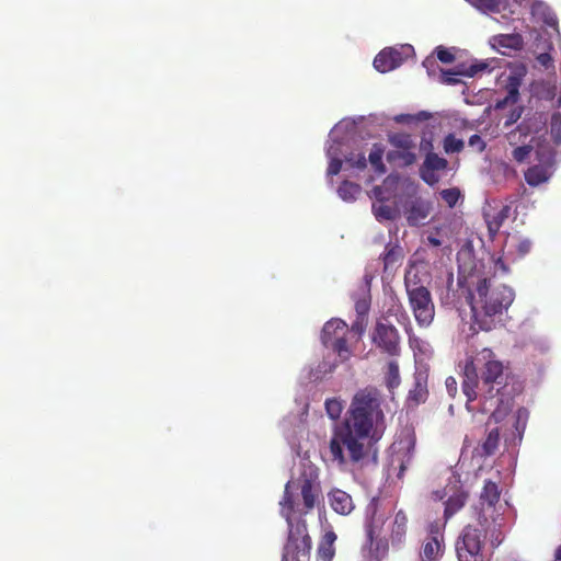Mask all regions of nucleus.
I'll use <instances>...</instances> for the list:
<instances>
[{"label": "nucleus", "instance_id": "864d4df0", "mask_svg": "<svg viewBox=\"0 0 561 561\" xmlns=\"http://www.w3.org/2000/svg\"><path fill=\"white\" fill-rule=\"evenodd\" d=\"M468 145H469V147L473 148L479 153L484 151L485 147H486L485 141L478 134L470 136V138L468 140Z\"/></svg>", "mask_w": 561, "mask_h": 561}, {"label": "nucleus", "instance_id": "7c9ffc66", "mask_svg": "<svg viewBox=\"0 0 561 561\" xmlns=\"http://www.w3.org/2000/svg\"><path fill=\"white\" fill-rule=\"evenodd\" d=\"M547 124V115L545 113L536 112L531 117H527L523 124L522 129L527 134H537L543 129Z\"/></svg>", "mask_w": 561, "mask_h": 561}, {"label": "nucleus", "instance_id": "4d7b16f0", "mask_svg": "<svg viewBox=\"0 0 561 561\" xmlns=\"http://www.w3.org/2000/svg\"><path fill=\"white\" fill-rule=\"evenodd\" d=\"M537 61L540 66L549 68L552 65V57L549 53H541L537 56Z\"/></svg>", "mask_w": 561, "mask_h": 561}, {"label": "nucleus", "instance_id": "0e129e2a", "mask_svg": "<svg viewBox=\"0 0 561 561\" xmlns=\"http://www.w3.org/2000/svg\"><path fill=\"white\" fill-rule=\"evenodd\" d=\"M554 560L556 561H561V545L556 549Z\"/></svg>", "mask_w": 561, "mask_h": 561}, {"label": "nucleus", "instance_id": "ea45409f", "mask_svg": "<svg viewBox=\"0 0 561 561\" xmlns=\"http://www.w3.org/2000/svg\"><path fill=\"white\" fill-rule=\"evenodd\" d=\"M465 147L462 139L457 138L454 134H448L443 140V148L447 154L458 153Z\"/></svg>", "mask_w": 561, "mask_h": 561}, {"label": "nucleus", "instance_id": "2eb2a0df", "mask_svg": "<svg viewBox=\"0 0 561 561\" xmlns=\"http://www.w3.org/2000/svg\"><path fill=\"white\" fill-rule=\"evenodd\" d=\"M533 248V241L519 233L507 234L502 248L507 260L516 261L527 255Z\"/></svg>", "mask_w": 561, "mask_h": 561}, {"label": "nucleus", "instance_id": "72a5a7b5", "mask_svg": "<svg viewBox=\"0 0 561 561\" xmlns=\"http://www.w3.org/2000/svg\"><path fill=\"white\" fill-rule=\"evenodd\" d=\"M416 159L415 153L411 149L391 150L387 153L389 162L399 161L401 165L408 167L414 163Z\"/></svg>", "mask_w": 561, "mask_h": 561}, {"label": "nucleus", "instance_id": "37998d69", "mask_svg": "<svg viewBox=\"0 0 561 561\" xmlns=\"http://www.w3.org/2000/svg\"><path fill=\"white\" fill-rule=\"evenodd\" d=\"M492 64H493L492 60L491 61L481 60V61H476V62L471 64L470 66L465 65V72L467 73L468 78H472L480 72L491 71L494 68V66Z\"/></svg>", "mask_w": 561, "mask_h": 561}, {"label": "nucleus", "instance_id": "58836bf2", "mask_svg": "<svg viewBox=\"0 0 561 561\" xmlns=\"http://www.w3.org/2000/svg\"><path fill=\"white\" fill-rule=\"evenodd\" d=\"M478 10L484 13H497L501 10V0H467Z\"/></svg>", "mask_w": 561, "mask_h": 561}, {"label": "nucleus", "instance_id": "3c124183", "mask_svg": "<svg viewBox=\"0 0 561 561\" xmlns=\"http://www.w3.org/2000/svg\"><path fill=\"white\" fill-rule=\"evenodd\" d=\"M530 151V146H519L513 150L512 156L517 162H523L529 157Z\"/></svg>", "mask_w": 561, "mask_h": 561}, {"label": "nucleus", "instance_id": "9b49d317", "mask_svg": "<svg viewBox=\"0 0 561 561\" xmlns=\"http://www.w3.org/2000/svg\"><path fill=\"white\" fill-rule=\"evenodd\" d=\"M421 149L427 150L424 161L420 167L421 179L430 186L436 185L448 169V161L433 152L431 140H422Z\"/></svg>", "mask_w": 561, "mask_h": 561}, {"label": "nucleus", "instance_id": "b1692460", "mask_svg": "<svg viewBox=\"0 0 561 561\" xmlns=\"http://www.w3.org/2000/svg\"><path fill=\"white\" fill-rule=\"evenodd\" d=\"M491 44L493 47L518 50L523 48L524 39L523 36L518 33L500 34L491 38Z\"/></svg>", "mask_w": 561, "mask_h": 561}, {"label": "nucleus", "instance_id": "6e6d98bb", "mask_svg": "<svg viewBox=\"0 0 561 561\" xmlns=\"http://www.w3.org/2000/svg\"><path fill=\"white\" fill-rule=\"evenodd\" d=\"M445 387L450 397H455L457 393V380L454 377H447L445 380Z\"/></svg>", "mask_w": 561, "mask_h": 561}, {"label": "nucleus", "instance_id": "39448f33", "mask_svg": "<svg viewBox=\"0 0 561 561\" xmlns=\"http://www.w3.org/2000/svg\"><path fill=\"white\" fill-rule=\"evenodd\" d=\"M501 491L497 483L485 480L480 494L479 504L474 506L477 526L467 525L456 542L458 561H472L480 553L484 539H489L493 548L504 540L502 530L503 513L497 507Z\"/></svg>", "mask_w": 561, "mask_h": 561}, {"label": "nucleus", "instance_id": "5fc2aeb1", "mask_svg": "<svg viewBox=\"0 0 561 561\" xmlns=\"http://www.w3.org/2000/svg\"><path fill=\"white\" fill-rule=\"evenodd\" d=\"M366 329V318H359L357 316V319L352 323L351 330L354 333H357L358 335H362Z\"/></svg>", "mask_w": 561, "mask_h": 561}, {"label": "nucleus", "instance_id": "f704fd0d", "mask_svg": "<svg viewBox=\"0 0 561 561\" xmlns=\"http://www.w3.org/2000/svg\"><path fill=\"white\" fill-rule=\"evenodd\" d=\"M404 287L407 293H410L414 288L422 289L426 287L424 286L416 267L411 266L407 270L404 275Z\"/></svg>", "mask_w": 561, "mask_h": 561}, {"label": "nucleus", "instance_id": "c9c22d12", "mask_svg": "<svg viewBox=\"0 0 561 561\" xmlns=\"http://www.w3.org/2000/svg\"><path fill=\"white\" fill-rule=\"evenodd\" d=\"M461 77H467L465 65H460L456 69L442 70L440 80L445 84L456 85L461 82Z\"/></svg>", "mask_w": 561, "mask_h": 561}, {"label": "nucleus", "instance_id": "a18cd8bd", "mask_svg": "<svg viewBox=\"0 0 561 561\" xmlns=\"http://www.w3.org/2000/svg\"><path fill=\"white\" fill-rule=\"evenodd\" d=\"M327 414L332 420H337L343 411L342 401L336 398L327 399L324 402Z\"/></svg>", "mask_w": 561, "mask_h": 561}, {"label": "nucleus", "instance_id": "c85d7f7f", "mask_svg": "<svg viewBox=\"0 0 561 561\" xmlns=\"http://www.w3.org/2000/svg\"><path fill=\"white\" fill-rule=\"evenodd\" d=\"M385 385L389 392L393 393L394 389H397L401 383L400 370L397 360H390L387 365V370L385 371Z\"/></svg>", "mask_w": 561, "mask_h": 561}, {"label": "nucleus", "instance_id": "f3484780", "mask_svg": "<svg viewBox=\"0 0 561 561\" xmlns=\"http://www.w3.org/2000/svg\"><path fill=\"white\" fill-rule=\"evenodd\" d=\"M431 213V204L422 198L411 201L405 209V218L410 226L423 225Z\"/></svg>", "mask_w": 561, "mask_h": 561}, {"label": "nucleus", "instance_id": "9d476101", "mask_svg": "<svg viewBox=\"0 0 561 561\" xmlns=\"http://www.w3.org/2000/svg\"><path fill=\"white\" fill-rule=\"evenodd\" d=\"M415 55L414 47L410 44H401L386 47L374 59V68L380 73L390 72L399 68L405 60Z\"/></svg>", "mask_w": 561, "mask_h": 561}, {"label": "nucleus", "instance_id": "a211bd4d", "mask_svg": "<svg viewBox=\"0 0 561 561\" xmlns=\"http://www.w3.org/2000/svg\"><path fill=\"white\" fill-rule=\"evenodd\" d=\"M529 10L535 22L552 27L559 35L557 16L547 3L540 0H531Z\"/></svg>", "mask_w": 561, "mask_h": 561}, {"label": "nucleus", "instance_id": "7ed1b4c3", "mask_svg": "<svg viewBox=\"0 0 561 561\" xmlns=\"http://www.w3.org/2000/svg\"><path fill=\"white\" fill-rule=\"evenodd\" d=\"M454 276L448 275L447 293L442 297L446 306L458 307L461 299L470 306L473 333L491 331L502 321L503 314L508 310L515 298L512 287L499 283L493 275L482 270V265L474 263L470 271L459 267L457 289L453 287Z\"/></svg>", "mask_w": 561, "mask_h": 561}, {"label": "nucleus", "instance_id": "473e14b6", "mask_svg": "<svg viewBox=\"0 0 561 561\" xmlns=\"http://www.w3.org/2000/svg\"><path fill=\"white\" fill-rule=\"evenodd\" d=\"M499 431L497 428L491 430L484 439V442L480 445V447L477 449V453L480 456L488 457L494 454V451L497 449L499 446Z\"/></svg>", "mask_w": 561, "mask_h": 561}, {"label": "nucleus", "instance_id": "20e7f679", "mask_svg": "<svg viewBox=\"0 0 561 561\" xmlns=\"http://www.w3.org/2000/svg\"><path fill=\"white\" fill-rule=\"evenodd\" d=\"M319 491L318 473L313 467L297 479L289 480L279 502L280 515L288 527L287 541L283 549L282 561H309L312 548L311 538L305 519L294 517L295 511L300 515L314 507Z\"/></svg>", "mask_w": 561, "mask_h": 561}, {"label": "nucleus", "instance_id": "ddd939ff", "mask_svg": "<svg viewBox=\"0 0 561 561\" xmlns=\"http://www.w3.org/2000/svg\"><path fill=\"white\" fill-rule=\"evenodd\" d=\"M428 369L426 365L421 364L417 359L415 360V371L413 375V386L409 390L408 404L419 405L426 401L428 397L427 390Z\"/></svg>", "mask_w": 561, "mask_h": 561}, {"label": "nucleus", "instance_id": "603ef678", "mask_svg": "<svg viewBox=\"0 0 561 561\" xmlns=\"http://www.w3.org/2000/svg\"><path fill=\"white\" fill-rule=\"evenodd\" d=\"M436 56L437 59L444 64H450L455 60L454 54L443 46L436 48Z\"/></svg>", "mask_w": 561, "mask_h": 561}, {"label": "nucleus", "instance_id": "79ce46f5", "mask_svg": "<svg viewBox=\"0 0 561 561\" xmlns=\"http://www.w3.org/2000/svg\"><path fill=\"white\" fill-rule=\"evenodd\" d=\"M430 118L427 112L421 111L417 114H398L393 121L398 124L411 125Z\"/></svg>", "mask_w": 561, "mask_h": 561}, {"label": "nucleus", "instance_id": "5701e85b", "mask_svg": "<svg viewBox=\"0 0 561 561\" xmlns=\"http://www.w3.org/2000/svg\"><path fill=\"white\" fill-rule=\"evenodd\" d=\"M381 259L383 263V271H392L400 265L403 259V249L399 244L388 243Z\"/></svg>", "mask_w": 561, "mask_h": 561}, {"label": "nucleus", "instance_id": "c03bdc74", "mask_svg": "<svg viewBox=\"0 0 561 561\" xmlns=\"http://www.w3.org/2000/svg\"><path fill=\"white\" fill-rule=\"evenodd\" d=\"M407 333L409 334V344L415 355L421 354L427 356L431 353V346L427 342L412 335L409 329H407Z\"/></svg>", "mask_w": 561, "mask_h": 561}, {"label": "nucleus", "instance_id": "393cba45", "mask_svg": "<svg viewBox=\"0 0 561 561\" xmlns=\"http://www.w3.org/2000/svg\"><path fill=\"white\" fill-rule=\"evenodd\" d=\"M557 152L551 144L545 138L536 142L535 159L537 162L547 163L556 167Z\"/></svg>", "mask_w": 561, "mask_h": 561}, {"label": "nucleus", "instance_id": "680f3d73", "mask_svg": "<svg viewBox=\"0 0 561 561\" xmlns=\"http://www.w3.org/2000/svg\"><path fill=\"white\" fill-rule=\"evenodd\" d=\"M427 242L428 244H431L432 247H440L442 245V241L440 239H438L437 237L435 236H428L427 237Z\"/></svg>", "mask_w": 561, "mask_h": 561}, {"label": "nucleus", "instance_id": "0eeeda50", "mask_svg": "<svg viewBox=\"0 0 561 561\" xmlns=\"http://www.w3.org/2000/svg\"><path fill=\"white\" fill-rule=\"evenodd\" d=\"M390 513L379 505V499L373 497L365 508V531L370 545L385 553L389 541L392 546H400L407 533L408 518L403 511H399L393 520L388 523Z\"/></svg>", "mask_w": 561, "mask_h": 561}, {"label": "nucleus", "instance_id": "6ab92c4d", "mask_svg": "<svg viewBox=\"0 0 561 561\" xmlns=\"http://www.w3.org/2000/svg\"><path fill=\"white\" fill-rule=\"evenodd\" d=\"M556 171L554 165L537 162L525 172V181L529 186L537 187L547 183Z\"/></svg>", "mask_w": 561, "mask_h": 561}, {"label": "nucleus", "instance_id": "bb28decb", "mask_svg": "<svg viewBox=\"0 0 561 561\" xmlns=\"http://www.w3.org/2000/svg\"><path fill=\"white\" fill-rule=\"evenodd\" d=\"M442 551V542L438 539V530L436 535L431 537L422 547L420 552L421 561H436Z\"/></svg>", "mask_w": 561, "mask_h": 561}, {"label": "nucleus", "instance_id": "052dcab7", "mask_svg": "<svg viewBox=\"0 0 561 561\" xmlns=\"http://www.w3.org/2000/svg\"><path fill=\"white\" fill-rule=\"evenodd\" d=\"M440 527L442 526L438 523L431 524L430 528H428L431 537L435 536L437 530H438V537H439L440 536Z\"/></svg>", "mask_w": 561, "mask_h": 561}, {"label": "nucleus", "instance_id": "49530a36", "mask_svg": "<svg viewBox=\"0 0 561 561\" xmlns=\"http://www.w3.org/2000/svg\"><path fill=\"white\" fill-rule=\"evenodd\" d=\"M373 213L378 221L391 220L394 218V210L388 205H376L373 204Z\"/></svg>", "mask_w": 561, "mask_h": 561}, {"label": "nucleus", "instance_id": "4468645a", "mask_svg": "<svg viewBox=\"0 0 561 561\" xmlns=\"http://www.w3.org/2000/svg\"><path fill=\"white\" fill-rule=\"evenodd\" d=\"M415 447L413 435L408 434L404 438L396 440L391 445V466L398 465L399 477L403 473L408 465L412 461Z\"/></svg>", "mask_w": 561, "mask_h": 561}, {"label": "nucleus", "instance_id": "f8f14e48", "mask_svg": "<svg viewBox=\"0 0 561 561\" xmlns=\"http://www.w3.org/2000/svg\"><path fill=\"white\" fill-rule=\"evenodd\" d=\"M373 342L390 356H397L400 353V336L394 325L386 322H377Z\"/></svg>", "mask_w": 561, "mask_h": 561}, {"label": "nucleus", "instance_id": "de8ad7c7", "mask_svg": "<svg viewBox=\"0 0 561 561\" xmlns=\"http://www.w3.org/2000/svg\"><path fill=\"white\" fill-rule=\"evenodd\" d=\"M550 133L556 145L561 144V113L556 112L551 116Z\"/></svg>", "mask_w": 561, "mask_h": 561}, {"label": "nucleus", "instance_id": "e2e57ef3", "mask_svg": "<svg viewBox=\"0 0 561 561\" xmlns=\"http://www.w3.org/2000/svg\"><path fill=\"white\" fill-rule=\"evenodd\" d=\"M495 267L501 268L503 271V273L508 272V268L506 267V265L504 264V262L502 261L501 257L495 262Z\"/></svg>", "mask_w": 561, "mask_h": 561}, {"label": "nucleus", "instance_id": "1a4fd4ad", "mask_svg": "<svg viewBox=\"0 0 561 561\" xmlns=\"http://www.w3.org/2000/svg\"><path fill=\"white\" fill-rule=\"evenodd\" d=\"M407 295L416 323L421 328H428L435 317V306L430 289L427 287L422 289L414 288L407 293Z\"/></svg>", "mask_w": 561, "mask_h": 561}, {"label": "nucleus", "instance_id": "8fccbe9b", "mask_svg": "<svg viewBox=\"0 0 561 561\" xmlns=\"http://www.w3.org/2000/svg\"><path fill=\"white\" fill-rule=\"evenodd\" d=\"M535 351L543 354L550 350L551 343L547 336H535L530 341Z\"/></svg>", "mask_w": 561, "mask_h": 561}, {"label": "nucleus", "instance_id": "cd10ccee", "mask_svg": "<svg viewBox=\"0 0 561 561\" xmlns=\"http://www.w3.org/2000/svg\"><path fill=\"white\" fill-rule=\"evenodd\" d=\"M336 540V535L334 531L330 530L327 531L318 547V554L323 561H332L335 549H334V542Z\"/></svg>", "mask_w": 561, "mask_h": 561}, {"label": "nucleus", "instance_id": "4c0bfd02", "mask_svg": "<svg viewBox=\"0 0 561 561\" xmlns=\"http://www.w3.org/2000/svg\"><path fill=\"white\" fill-rule=\"evenodd\" d=\"M528 419H529V412L526 408H519L516 411L514 428L516 432V438H517L518 443H520L523 439Z\"/></svg>", "mask_w": 561, "mask_h": 561}, {"label": "nucleus", "instance_id": "a878e982", "mask_svg": "<svg viewBox=\"0 0 561 561\" xmlns=\"http://www.w3.org/2000/svg\"><path fill=\"white\" fill-rule=\"evenodd\" d=\"M337 366V362L332 355H327L323 359L314 367L309 369V378L313 381L323 379L327 375L334 371Z\"/></svg>", "mask_w": 561, "mask_h": 561}, {"label": "nucleus", "instance_id": "09e8293b", "mask_svg": "<svg viewBox=\"0 0 561 561\" xmlns=\"http://www.w3.org/2000/svg\"><path fill=\"white\" fill-rule=\"evenodd\" d=\"M460 191L457 187L446 188L440 192L443 201L453 208L456 206L460 198Z\"/></svg>", "mask_w": 561, "mask_h": 561}, {"label": "nucleus", "instance_id": "e433bc0d", "mask_svg": "<svg viewBox=\"0 0 561 561\" xmlns=\"http://www.w3.org/2000/svg\"><path fill=\"white\" fill-rule=\"evenodd\" d=\"M382 157H383V147L379 144H375L371 151L369 152V162L374 170L378 174H383L386 172V167L382 163Z\"/></svg>", "mask_w": 561, "mask_h": 561}, {"label": "nucleus", "instance_id": "2f4dec72", "mask_svg": "<svg viewBox=\"0 0 561 561\" xmlns=\"http://www.w3.org/2000/svg\"><path fill=\"white\" fill-rule=\"evenodd\" d=\"M362 187L353 182L343 181L341 185L337 187L336 193L337 196L346 203H352L356 201L357 196L360 194Z\"/></svg>", "mask_w": 561, "mask_h": 561}, {"label": "nucleus", "instance_id": "f03ea898", "mask_svg": "<svg viewBox=\"0 0 561 561\" xmlns=\"http://www.w3.org/2000/svg\"><path fill=\"white\" fill-rule=\"evenodd\" d=\"M461 389L469 412L490 414L497 423L511 411L522 385L490 348H483L466 359Z\"/></svg>", "mask_w": 561, "mask_h": 561}, {"label": "nucleus", "instance_id": "412c9836", "mask_svg": "<svg viewBox=\"0 0 561 561\" xmlns=\"http://www.w3.org/2000/svg\"><path fill=\"white\" fill-rule=\"evenodd\" d=\"M330 505L336 513L347 515L354 510L351 495L345 491L335 489L329 493Z\"/></svg>", "mask_w": 561, "mask_h": 561}, {"label": "nucleus", "instance_id": "f257e3e1", "mask_svg": "<svg viewBox=\"0 0 561 561\" xmlns=\"http://www.w3.org/2000/svg\"><path fill=\"white\" fill-rule=\"evenodd\" d=\"M381 401V393L375 387L359 389L353 396L343 422L330 440V453L339 465L376 466L375 444L385 430Z\"/></svg>", "mask_w": 561, "mask_h": 561}, {"label": "nucleus", "instance_id": "aec40b11", "mask_svg": "<svg viewBox=\"0 0 561 561\" xmlns=\"http://www.w3.org/2000/svg\"><path fill=\"white\" fill-rule=\"evenodd\" d=\"M511 213L510 205H502L500 209H488L484 210V220L488 227V232L491 239L497 234L503 222L508 218Z\"/></svg>", "mask_w": 561, "mask_h": 561}, {"label": "nucleus", "instance_id": "423d86ee", "mask_svg": "<svg viewBox=\"0 0 561 561\" xmlns=\"http://www.w3.org/2000/svg\"><path fill=\"white\" fill-rule=\"evenodd\" d=\"M364 121L363 116L357 118L345 117L330 130L324 148L329 161L325 173L329 185L333 184V176L341 172L343 162L352 170L362 171L366 168L365 152L357 144V138H363L359 135V126Z\"/></svg>", "mask_w": 561, "mask_h": 561}, {"label": "nucleus", "instance_id": "6e6552de", "mask_svg": "<svg viewBox=\"0 0 561 561\" xmlns=\"http://www.w3.org/2000/svg\"><path fill=\"white\" fill-rule=\"evenodd\" d=\"M348 331L347 323L340 318L327 321L321 331L322 345L336 353L341 360L348 359L352 354L346 343Z\"/></svg>", "mask_w": 561, "mask_h": 561}, {"label": "nucleus", "instance_id": "13d9d810", "mask_svg": "<svg viewBox=\"0 0 561 561\" xmlns=\"http://www.w3.org/2000/svg\"><path fill=\"white\" fill-rule=\"evenodd\" d=\"M520 116H522L520 108L513 110L505 121V126L508 127V126L515 124L520 118Z\"/></svg>", "mask_w": 561, "mask_h": 561}, {"label": "nucleus", "instance_id": "dca6fc26", "mask_svg": "<svg viewBox=\"0 0 561 561\" xmlns=\"http://www.w3.org/2000/svg\"><path fill=\"white\" fill-rule=\"evenodd\" d=\"M370 280L371 277L365 275L358 288L352 294L355 311L359 318H366L370 309Z\"/></svg>", "mask_w": 561, "mask_h": 561}, {"label": "nucleus", "instance_id": "bf43d9fd", "mask_svg": "<svg viewBox=\"0 0 561 561\" xmlns=\"http://www.w3.org/2000/svg\"><path fill=\"white\" fill-rule=\"evenodd\" d=\"M436 59L433 58V57H426L424 60H423V67L426 68L427 70V73L431 76L432 75V69L436 66Z\"/></svg>", "mask_w": 561, "mask_h": 561}, {"label": "nucleus", "instance_id": "a19ab883", "mask_svg": "<svg viewBox=\"0 0 561 561\" xmlns=\"http://www.w3.org/2000/svg\"><path fill=\"white\" fill-rule=\"evenodd\" d=\"M389 142L399 149H412L413 140L409 134L396 133L389 135Z\"/></svg>", "mask_w": 561, "mask_h": 561}, {"label": "nucleus", "instance_id": "c756f323", "mask_svg": "<svg viewBox=\"0 0 561 561\" xmlns=\"http://www.w3.org/2000/svg\"><path fill=\"white\" fill-rule=\"evenodd\" d=\"M466 501H467V494L463 492H458V493L449 496V499L445 503V511H444L445 520H448L457 512H459L463 507Z\"/></svg>", "mask_w": 561, "mask_h": 561}, {"label": "nucleus", "instance_id": "4be33fe9", "mask_svg": "<svg viewBox=\"0 0 561 561\" xmlns=\"http://www.w3.org/2000/svg\"><path fill=\"white\" fill-rule=\"evenodd\" d=\"M519 80L516 77L510 76L506 83V95L495 101L494 108L504 110L506 106L515 104L519 96Z\"/></svg>", "mask_w": 561, "mask_h": 561}]
</instances>
